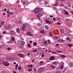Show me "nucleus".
<instances>
[{"label":"nucleus","mask_w":73,"mask_h":73,"mask_svg":"<svg viewBox=\"0 0 73 73\" xmlns=\"http://www.w3.org/2000/svg\"><path fill=\"white\" fill-rule=\"evenodd\" d=\"M3 64L4 65H5V66H8L9 65V64L8 63V61H3Z\"/></svg>","instance_id":"obj_1"},{"label":"nucleus","mask_w":73,"mask_h":73,"mask_svg":"<svg viewBox=\"0 0 73 73\" xmlns=\"http://www.w3.org/2000/svg\"><path fill=\"white\" fill-rule=\"evenodd\" d=\"M46 23H48L50 24H52V19L50 18L48 20L46 21Z\"/></svg>","instance_id":"obj_2"},{"label":"nucleus","mask_w":73,"mask_h":73,"mask_svg":"<svg viewBox=\"0 0 73 73\" xmlns=\"http://www.w3.org/2000/svg\"><path fill=\"white\" fill-rule=\"evenodd\" d=\"M43 71H44V68H43L41 67L39 68L38 72L39 73H41V72H42Z\"/></svg>","instance_id":"obj_3"},{"label":"nucleus","mask_w":73,"mask_h":73,"mask_svg":"<svg viewBox=\"0 0 73 73\" xmlns=\"http://www.w3.org/2000/svg\"><path fill=\"white\" fill-rule=\"evenodd\" d=\"M25 28H26V25L23 24L22 26L21 29L23 31H25Z\"/></svg>","instance_id":"obj_4"},{"label":"nucleus","mask_w":73,"mask_h":73,"mask_svg":"<svg viewBox=\"0 0 73 73\" xmlns=\"http://www.w3.org/2000/svg\"><path fill=\"white\" fill-rule=\"evenodd\" d=\"M35 12L36 13H38L40 12V9L39 8H36L35 9Z\"/></svg>","instance_id":"obj_5"},{"label":"nucleus","mask_w":73,"mask_h":73,"mask_svg":"<svg viewBox=\"0 0 73 73\" xmlns=\"http://www.w3.org/2000/svg\"><path fill=\"white\" fill-rule=\"evenodd\" d=\"M27 34L29 36H33V34L31 33V32H27Z\"/></svg>","instance_id":"obj_6"},{"label":"nucleus","mask_w":73,"mask_h":73,"mask_svg":"<svg viewBox=\"0 0 73 73\" xmlns=\"http://www.w3.org/2000/svg\"><path fill=\"white\" fill-rule=\"evenodd\" d=\"M55 58V57L54 56H52L49 58L50 60H53Z\"/></svg>","instance_id":"obj_7"},{"label":"nucleus","mask_w":73,"mask_h":73,"mask_svg":"<svg viewBox=\"0 0 73 73\" xmlns=\"http://www.w3.org/2000/svg\"><path fill=\"white\" fill-rule=\"evenodd\" d=\"M18 56L19 57H24V55L22 54H18Z\"/></svg>","instance_id":"obj_8"},{"label":"nucleus","mask_w":73,"mask_h":73,"mask_svg":"<svg viewBox=\"0 0 73 73\" xmlns=\"http://www.w3.org/2000/svg\"><path fill=\"white\" fill-rule=\"evenodd\" d=\"M50 67L51 68H52L53 69H56V67L55 66H53V65H51L50 66Z\"/></svg>","instance_id":"obj_9"},{"label":"nucleus","mask_w":73,"mask_h":73,"mask_svg":"<svg viewBox=\"0 0 73 73\" xmlns=\"http://www.w3.org/2000/svg\"><path fill=\"white\" fill-rule=\"evenodd\" d=\"M8 58H9V60H14L15 59V58L12 57H9Z\"/></svg>","instance_id":"obj_10"},{"label":"nucleus","mask_w":73,"mask_h":73,"mask_svg":"<svg viewBox=\"0 0 73 73\" xmlns=\"http://www.w3.org/2000/svg\"><path fill=\"white\" fill-rule=\"evenodd\" d=\"M25 44V42H24V41H21V45H24Z\"/></svg>","instance_id":"obj_11"},{"label":"nucleus","mask_w":73,"mask_h":73,"mask_svg":"<svg viewBox=\"0 0 73 73\" xmlns=\"http://www.w3.org/2000/svg\"><path fill=\"white\" fill-rule=\"evenodd\" d=\"M11 28V26L10 25H8V27H6V29H8Z\"/></svg>","instance_id":"obj_12"},{"label":"nucleus","mask_w":73,"mask_h":73,"mask_svg":"<svg viewBox=\"0 0 73 73\" xmlns=\"http://www.w3.org/2000/svg\"><path fill=\"white\" fill-rule=\"evenodd\" d=\"M10 32L11 33H12V34H13V35H15V34L16 33V32L13 31V30L11 31Z\"/></svg>","instance_id":"obj_13"},{"label":"nucleus","mask_w":73,"mask_h":73,"mask_svg":"<svg viewBox=\"0 0 73 73\" xmlns=\"http://www.w3.org/2000/svg\"><path fill=\"white\" fill-rule=\"evenodd\" d=\"M70 66L71 67L73 66V63L72 62H70Z\"/></svg>","instance_id":"obj_14"},{"label":"nucleus","mask_w":73,"mask_h":73,"mask_svg":"<svg viewBox=\"0 0 73 73\" xmlns=\"http://www.w3.org/2000/svg\"><path fill=\"white\" fill-rule=\"evenodd\" d=\"M24 45H21V46H19V48L21 49H23L24 48Z\"/></svg>","instance_id":"obj_15"},{"label":"nucleus","mask_w":73,"mask_h":73,"mask_svg":"<svg viewBox=\"0 0 73 73\" xmlns=\"http://www.w3.org/2000/svg\"><path fill=\"white\" fill-rule=\"evenodd\" d=\"M28 67H29L30 68H32L33 67V66L32 65V64H31V65H27Z\"/></svg>","instance_id":"obj_16"},{"label":"nucleus","mask_w":73,"mask_h":73,"mask_svg":"<svg viewBox=\"0 0 73 73\" xmlns=\"http://www.w3.org/2000/svg\"><path fill=\"white\" fill-rule=\"evenodd\" d=\"M67 46H69V47H71V46H73V45L71 44H67Z\"/></svg>","instance_id":"obj_17"},{"label":"nucleus","mask_w":73,"mask_h":73,"mask_svg":"<svg viewBox=\"0 0 73 73\" xmlns=\"http://www.w3.org/2000/svg\"><path fill=\"white\" fill-rule=\"evenodd\" d=\"M37 26L38 27H40L41 26V23H38L37 24Z\"/></svg>","instance_id":"obj_18"},{"label":"nucleus","mask_w":73,"mask_h":73,"mask_svg":"<svg viewBox=\"0 0 73 73\" xmlns=\"http://www.w3.org/2000/svg\"><path fill=\"white\" fill-rule=\"evenodd\" d=\"M5 23V22L4 21H2L1 22V24L2 25H3Z\"/></svg>","instance_id":"obj_19"},{"label":"nucleus","mask_w":73,"mask_h":73,"mask_svg":"<svg viewBox=\"0 0 73 73\" xmlns=\"http://www.w3.org/2000/svg\"><path fill=\"white\" fill-rule=\"evenodd\" d=\"M7 13L8 15H12L13 14V13L8 11Z\"/></svg>","instance_id":"obj_20"},{"label":"nucleus","mask_w":73,"mask_h":73,"mask_svg":"<svg viewBox=\"0 0 73 73\" xmlns=\"http://www.w3.org/2000/svg\"><path fill=\"white\" fill-rule=\"evenodd\" d=\"M19 66V65L18 64H16L15 66V69L17 70V68Z\"/></svg>","instance_id":"obj_21"},{"label":"nucleus","mask_w":73,"mask_h":73,"mask_svg":"<svg viewBox=\"0 0 73 73\" xmlns=\"http://www.w3.org/2000/svg\"><path fill=\"white\" fill-rule=\"evenodd\" d=\"M16 31L17 33H19V31H20V29H19V28H17V29Z\"/></svg>","instance_id":"obj_22"},{"label":"nucleus","mask_w":73,"mask_h":73,"mask_svg":"<svg viewBox=\"0 0 73 73\" xmlns=\"http://www.w3.org/2000/svg\"><path fill=\"white\" fill-rule=\"evenodd\" d=\"M60 32L62 34L64 33V30L63 29H61L60 30Z\"/></svg>","instance_id":"obj_23"},{"label":"nucleus","mask_w":73,"mask_h":73,"mask_svg":"<svg viewBox=\"0 0 73 73\" xmlns=\"http://www.w3.org/2000/svg\"><path fill=\"white\" fill-rule=\"evenodd\" d=\"M15 38H14V37H12L11 38V40L12 41H15Z\"/></svg>","instance_id":"obj_24"},{"label":"nucleus","mask_w":73,"mask_h":73,"mask_svg":"<svg viewBox=\"0 0 73 73\" xmlns=\"http://www.w3.org/2000/svg\"><path fill=\"white\" fill-rule=\"evenodd\" d=\"M53 38L54 39H55V40H57V38H58V37L56 36H54L53 37Z\"/></svg>","instance_id":"obj_25"},{"label":"nucleus","mask_w":73,"mask_h":73,"mask_svg":"<svg viewBox=\"0 0 73 73\" xmlns=\"http://www.w3.org/2000/svg\"><path fill=\"white\" fill-rule=\"evenodd\" d=\"M36 17H37V18L38 19V20H40V16H39V15H36Z\"/></svg>","instance_id":"obj_26"},{"label":"nucleus","mask_w":73,"mask_h":73,"mask_svg":"<svg viewBox=\"0 0 73 73\" xmlns=\"http://www.w3.org/2000/svg\"><path fill=\"white\" fill-rule=\"evenodd\" d=\"M47 41L48 44H50V40H48Z\"/></svg>","instance_id":"obj_27"},{"label":"nucleus","mask_w":73,"mask_h":73,"mask_svg":"<svg viewBox=\"0 0 73 73\" xmlns=\"http://www.w3.org/2000/svg\"><path fill=\"white\" fill-rule=\"evenodd\" d=\"M57 5V2H56L54 5H53V6H55V5Z\"/></svg>","instance_id":"obj_28"},{"label":"nucleus","mask_w":73,"mask_h":73,"mask_svg":"<svg viewBox=\"0 0 73 73\" xmlns=\"http://www.w3.org/2000/svg\"><path fill=\"white\" fill-rule=\"evenodd\" d=\"M56 73H61V72L60 70H58L56 71Z\"/></svg>","instance_id":"obj_29"},{"label":"nucleus","mask_w":73,"mask_h":73,"mask_svg":"<svg viewBox=\"0 0 73 73\" xmlns=\"http://www.w3.org/2000/svg\"><path fill=\"white\" fill-rule=\"evenodd\" d=\"M37 44L36 42H34L33 44V45L34 46H36L37 45Z\"/></svg>","instance_id":"obj_30"},{"label":"nucleus","mask_w":73,"mask_h":73,"mask_svg":"<svg viewBox=\"0 0 73 73\" xmlns=\"http://www.w3.org/2000/svg\"><path fill=\"white\" fill-rule=\"evenodd\" d=\"M61 57H62V58H65L66 57V56L65 55H61Z\"/></svg>","instance_id":"obj_31"},{"label":"nucleus","mask_w":73,"mask_h":73,"mask_svg":"<svg viewBox=\"0 0 73 73\" xmlns=\"http://www.w3.org/2000/svg\"><path fill=\"white\" fill-rule=\"evenodd\" d=\"M45 27L46 29L47 30L49 29V27L47 26V25H45Z\"/></svg>","instance_id":"obj_32"},{"label":"nucleus","mask_w":73,"mask_h":73,"mask_svg":"<svg viewBox=\"0 0 73 73\" xmlns=\"http://www.w3.org/2000/svg\"><path fill=\"white\" fill-rule=\"evenodd\" d=\"M27 45H28V47L29 48H31V44L29 43H27Z\"/></svg>","instance_id":"obj_33"},{"label":"nucleus","mask_w":73,"mask_h":73,"mask_svg":"<svg viewBox=\"0 0 73 73\" xmlns=\"http://www.w3.org/2000/svg\"><path fill=\"white\" fill-rule=\"evenodd\" d=\"M49 35L50 36H52V32H50L49 33Z\"/></svg>","instance_id":"obj_34"},{"label":"nucleus","mask_w":73,"mask_h":73,"mask_svg":"<svg viewBox=\"0 0 73 73\" xmlns=\"http://www.w3.org/2000/svg\"><path fill=\"white\" fill-rule=\"evenodd\" d=\"M60 5L61 6V7H64V4H62V3H60Z\"/></svg>","instance_id":"obj_35"},{"label":"nucleus","mask_w":73,"mask_h":73,"mask_svg":"<svg viewBox=\"0 0 73 73\" xmlns=\"http://www.w3.org/2000/svg\"><path fill=\"white\" fill-rule=\"evenodd\" d=\"M38 15L40 16H42V13H40L38 14Z\"/></svg>","instance_id":"obj_36"},{"label":"nucleus","mask_w":73,"mask_h":73,"mask_svg":"<svg viewBox=\"0 0 73 73\" xmlns=\"http://www.w3.org/2000/svg\"><path fill=\"white\" fill-rule=\"evenodd\" d=\"M57 62L56 61H54L53 63H52V64H54V65H55L56 64V63Z\"/></svg>","instance_id":"obj_37"},{"label":"nucleus","mask_w":73,"mask_h":73,"mask_svg":"<svg viewBox=\"0 0 73 73\" xmlns=\"http://www.w3.org/2000/svg\"><path fill=\"white\" fill-rule=\"evenodd\" d=\"M63 66V65L60 66V67L61 69H63V68H64Z\"/></svg>","instance_id":"obj_38"},{"label":"nucleus","mask_w":73,"mask_h":73,"mask_svg":"<svg viewBox=\"0 0 73 73\" xmlns=\"http://www.w3.org/2000/svg\"><path fill=\"white\" fill-rule=\"evenodd\" d=\"M18 70H21V67L20 66H19V67L18 68Z\"/></svg>","instance_id":"obj_39"},{"label":"nucleus","mask_w":73,"mask_h":73,"mask_svg":"<svg viewBox=\"0 0 73 73\" xmlns=\"http://www.w3.org/2000/svg\"><path fill=\"white\" fill-rule=\"evenodd\" d=\"M40 53H41V52H40L39 51H38L37 52V55H39V54H40Z\"/></svg>","instance_id":"obj_40"},{"label":"nucleus","mask_w":73,"mask_h":73,"mask_svg":"<svg viewBox=\"0 0 73 73\" xmlns=\"http://www.w3.org/2000/svg\"><path fill=\"white\" fill-rule=\"evenodd\" d=\"M65 13H64V14H65L66 15H68V12H66V11H65Z\"/></svg>","instance_id":"obj_41"},{"label":"nucleus","mask_w":73,"mask_h":73,"mask_svg":"<svg viewBox=\"0 0 73 73\" xmlns=\"http://www.w3.org/2000/svg\"><path fill=\"white\" fill-rule=\"evenodd\" d=\"M33 52H37V50L34 49L33 51Z\"/></svg>","instance_id":"obj_42"},{"label":"nucleus","mask_w":73,"mask_h":73,"mask_svg":"<svg viewBox=\"0 0 73 73\" xmlns=\"http://www.w3.org/2000/svg\"><path fill=\"white\" fill-rule=\"evenodd\" d=\"M40 32L41 33H44V31H40Z\"/></svg>","instance_id":"obj_43"},{"label":"nucleus","mask_w":73,"mask_h":73,"mask_svg":"<svg viewBox=\"0 0 73 73\" xmlns=\"http://www.w3.org/2000/svg\"><path fill=\"white\" fill-rule=\"evenodd\" d=\"M64 71H66V70H68V68H65L64 70Z\"/></svg>","instance_id":"obj_44"},{"label":"nucleus","mask_w":73,"mask_h":73,"mask_svg":"<svg viewBox=\"0 0 73 73\" xmlns=\"http://www.w3.org/2000/svg\"><path fill=\"white\" fill-rule=\"evenodd\" d=\"M6 72L5 71H3L1 72V73H6Z\"/></svg>","instance_id":"obj_45"},{"label":"nucleus","mask_w":73,"mask_h":73,"mask_svg":"<svg viewBox=\"0 0 73 73\" xmlns=\"http://www.w3.org/2000/svg\"><path fill=\"white\" fill-rule=\"evenodd\" d=\"M32 69H31V68H30L28 70L29 72H31V71H32Z\"/></svg>","instance_id":"obj_46"},{"label":"nucleus","mask_w":73,"mask_h":73,"mask_svg":"<svg viewBox=\"0 0 73 73\" xmlns=\"http://www.w3.org/2000/svg\"><path fill=\"white\" fill-rule=\"evenodd\" d=\"M61 42H65V40H61Z\"/></svg>","instance_id":"obj_47"},{"label":"nucleus","mask_w":73,"mask_h":73,"mask_svg":"<svg viewBox=\"0 0 73 73\" xmlns=\"http://www.w3.org/2000/svg\"><path fill=\"white\" fill-rule=\"evenodd\" d=\"M44 44H46V43H47V41H44Z\"/></svg>","instance_id":"obj_48"},{"label":"nucleus","mask_w":73,"mask_h":73,"mask_svg":"<svg viewBox=\"0 0 73 73\" xmlns=\"http://www.w3.org/2000/svg\"><path fill=\"white\" fill-rule=\"evenodd\" d=\"M17 4L19 3H20V1L18 0L17 1Z\"/></svg>","instance_id":"obj_49"},{"label":"nucleus","mask_w":73,"mask_h":73,"mask_svg":"<svg viewBox=\"0 0 73 73\" xmlns=\"http://www.w3.org/2000/svg\"><path fill=\"white\" fill-rule=\"evenodd\" d=\"M51 53H53V54H56V52H54L53 51Z\"/></svg>","instance_id":"obj_50"},{"label":"nucleus","mask_w":73,"mask_h":73,"mask_svg":"<svg viewBox=\"0 0 73 73\" xmlns=\"http://www.w3.org/2000/svg\"><path fill=\"white\" fill-rule=\"evenodd\" d=\"M56 24H58V25H61V23H60L57 22L56 23Z\"/></svg>","instance_id":"obj_51"},{"label":"nucleus","mask_w":73,"mask_h":73,"mask_svg":"<svg viewBox=\"0 0 73 73\" xmlns=\"http://www.w3.org/2000/svg\"><path fill=\"white\" fill-rule=\"evenodd\" d=\"M70 39V37H67V38L66 40H69Z\"/></svg>","instance_id":"obj_52"},{"label":"nucleus","mask_w":73,"mask_h":73,"mask_svg":"<svg viewBox=\"0 0 73 73\" xmlns=\"http://www.w3.org/2000/svg\"><path fill=\"white\" fill-rule=\"evenodd\" d=\"M7 50H11V48L10 47H8L7 48Z\"/></svg>","instance_id":"obj_53"},{"label":"nucleus","mask_w":73,"mask_h":73,"mask_svg":"<svg viewBox=\"0 0 73 73\" xmlns=\"http://www.w3.org/2000/svg\"><path fill=\"white\" fill-rule=\"evenodd\" d=\"M45 4H47L48 3V1H46L45 2Z\"/></svg>","instance_id":"obj_54"},{"label":"nucleus","mask_w":73,"mask_h":73,"mask_svg":"<svg viewBox=\"0 0 73 73\" xmlns=\"http://www.w3.org/2000/svg\"><path fill=\"white\" fill-rule=\"evenodd\" d=\"M56 46H59V44H56Z\"/></svg>","instance_id":"obj_55"},{"label":"nucleus","mask_w":73,"mask_h":73,"mask_svg":"<svg viewBox=\"0 0 73 73\" xmlns=\"http://www.w3.org/2000/svg\"><path fill=\"white\" fill-rule=\"evenodd\" d=\"M56 51L58 52V53H61V51H60L59 50H56Z\"/></svg>","instance_id":"obj_56"},{"label":"nucleus","mask_w":73,"mask_h":73,"mask_svg":"<svg viewBox=\"0 0 73 73\" xmlns=\"http://www.w3.org/2000/svg\"><path fill=\"white\" fill-rule=\"evenodd\" d=\"M41 57H44V54H42L41 56Z\"/></svg>","instance_id":"obj_57"},{"label":"nucleus","mask_w":73,"mask_h":73,"mask_svg":"<svg viewBox=\"0 0 73 73\" xmlns=\"http://www.w3.org/2000/svg\"><path fill=\"white\" fill-rule=\"evenodd\" d=\"M53 20H54V21H56V19H55V18L53 17Z\"/></svg>","instance_id":"obj_58"},{"label":"nucleus","mask_w":73,"mask_h":73,"mask_svg":"<svg viewBox=\"0 0 73 73\" xmlns=\"http://www.w3.org/2000/svg\"><path fill=\"white\" fill-rule=\"evenodd\" d=\"M30 43H31V44H32V40H30L29 41Z\"/></svg>","instance_id":"obj_59"},{"label":"nucleus","mask_w":73,"mask_h":73,"mask_svg":"<svg viewBox=\"0 0 73 73\" xmlns=\"http://www.w3.org/2000/svg\"><path fill=\"white\" fill-rule=\"evenodd\" d=\"M44 62H43V61H41L40 62V63H41V64H42V63H43Z\"/></svg>","instance_id":"obj_60"},{"label":"nucleus","mask_w":73,"mask_h":73,"mask_svg":"<svg viewBox=\"0 0 73 73\" xmlns=\"http://www.w3.org/2000/svg\"><path fill=\"white\" fill-rule=\"evenodd\" d=\"M58 42H60V41H61V40L60 39H59L58 40Z\"/></svg>","instance_id":"obj_61"},{"label":"nucleus","mask_w":73,"mask_h":73,"mask_svg":"<svg viewBox=\"0 0 73 73\" xmlns=\"http://www.w3.org/2000/svg\"><path fill=\"white\" fill-rule=\"evenodd\" d=\"M50 17H53V15H50Z\"/></svg>","instance_id":"obj_62"},{"label":"nucleus","mask_w":73,"mask_h":73,"mask_svg":"<svg viewBox=\"0 0 73 73\" xmlns=\"http://www.w3.org/2000/svg\"><path fill=\"white\" fill-rule=\"evenodd\" d=\"M70 13H72V15H73V11H71Z\"/></svg>","instance_id":"obj_63"},{"label":"nucleus","mask_w":73,"mask_h":73,"mask_svg":"<svg viewBox=\"0 0 73 73\" xmlns=\"http://www.w3.org/2000/svg\"><path fill=\"white\" fill-rule=\"evenodd\" d=\"M13 73H17V72H15V71H14L13 72Z\"/></svg>","instance_id":"obj_64"}]
</instances>
